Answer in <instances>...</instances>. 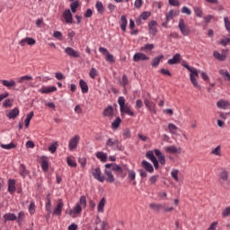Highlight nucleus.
I'll return each mask as SVG.
<instances>
[{
	"instance_id": "nucleus-49",
	"label": "nucleus",
	"mask_w": 230,
	"mask_h": 230,
	"mask_svg": "<svg viewBox=\"0 0 230 230\" xmlns=\"http://www.w3.org/2000/svg\"><path fill=\"white\" fill-rule=\"evenodd\" d=\"M78 5H79V4L77 1H75L70 4L72 13H76V9L78 8Z\"/></svg>"
},
{
	"instance_id": "nucleus-12",
	"label": "nucleus",
	"mask_w": 230,
	"mask_h": 230,
	"mask_svg": "<svg viewBox=\"0 0 230 230\" xmlns=\"http://www.w3.org/2000/svg\"><path fill=\"white\" fill-rule=\"evenodd\" d=\"M133 60L134 62H140V60L145 61V60H150V58L146 56V54L137 52L133 56Z\"/></svg>"
},
{
	"instance_id": "nucleus-55",
	"label": "nucleus",
	"mask_w": 230,
	"mask_h": 230,
	"mask_svg": "<svg viewBox=\"0 0 230 230\" xmlns=\"http://www.w3.org/2000/svg\"><path fill=\"white\" fill-rule=\"evenodd\" d=\"M57 146H58V143H54L52 144L51 146H49V151L51 153V154H55V152H57Z\"/></svg>"
},
{
	"instance_id": "nucleus-53",
	"label": "nucleus",
	"mask_w": 230,
	"mask_h": 230,
	"mask_svg": "<svg viewBox=\"0 0 230 230\" xmlns=\"http://www.w3.org/2000/svg\"><path fill=\"white\" fill-rule=\"evenodd\" d=\"M128 177L129 181H135L136 180V172L129 170L128 171Z\"/></svg>"
},
{
	"instance_id": "nucleus-39",
	"label": "nucleus",
	"mask_w": 230,
	"mask_h": 230,
	"mask_svg": "<svg viewBox=\"0 0 230 230\" xmlns=\"http://www.w3.org/2000/svg\"><path fill=\"white\" fill-rule=\"evenodd\" d=\"M31 118H33V111H31L30 113L27 114V117L25 119V128H28L30 127V121H31Z\"/></svg>"
},
{
	"instance_id": "nucleus-52",
	"label": "nucleus",
	"mask_w": 230,
	"mask_h": 230,
	"mask_svg": "<svg viewBox=\"0 0 230 230\" xmlns=\"http://www.w3.org/2000/svg\"><path fill=\"white\" fill-rule=\"evenodd\" d=\"M106 62H110V64H114L116 62V59L114 58V56H112L111 53H108V55H106Z\"/></svg>"
},
{
	"instance_id": "nucleus-50",
	"label": "nucleus",
	"mask_w": 230,
	"mask_h": 230,
	"mask_svg": "<svg viewBox=\"0 0 230 230\" xmlns=\"http://www.w3.org/2000/svg\"><path fill=\"white\" fill-rule=\"evenodd\" d=\"M171 175L174 181H179V170L173 169L171 172Z\"/></svg>"
},
{
	"instance_id": "nucleus-43",
	"label": "nucleus",
	"mask_w": 230,
	"mask_h": 230,
	"mask_svg": "<svg viewBox=\"0 0 230 230\" xmlns=\"http://www.w3.org/2000/svg\"><path fill=\"white\" fill-rule=\"evenodd\" d=\"M1 148H4V150H12V148H15V144L10 143V144H1L0 145Z\"/></svg>"
},
{
	"instance_id": "nucleus-60",
	"label": "nucleus",
	"mask_w": 230,
	"mask_h": 230,
	"mask_svg": "<svg viewBox=\"0 0 230 230\" xmlns=\"http://www.w3.org/2000/svg\"><path fill=\"white\" fill-rule=\"evenodd\" d=\"M224 21H225V26H226V31H228L230 32V21H229V18L225 17Z\"/></svg>"
},
{
	"instance_id": "nucleus-17",
	"label": "nucleus",
	"mask_w": 230,
	"mask_h": 230,
	"mask_svg": "<svg viewBox=\"0 0 230 230\" xmlns=\"http://www.w3.org/2000/svg\"><path fill=\"white\" fill-rule=\"evenodd\" d=\"M141 166L146 170V172H148V173H154V166L152 164L146 162V160L142 161Z\"/></svg>"
},
{
	"instance_id": "nucleus-25",
	"label": "nucleus",
	"mask_w": 230,
	"mask_h": 230,
	"mask_svg": "<svg viewBox=\"0 0 230 230\" xmlns=\"http://www.w3.org/2000/svg\"><path fill=\"white\" fill-rule=\"evenodd\" d=\"M79 86L84 94L89 93V86L87 85V83L85 81H84V79H81L79 81Z\"/></svg>"
},
{
	"instance_id": "nucleus-40",
	"label": "nucleus",
	"mask_w": 230,
	"mask_h": 230,
	"mask_svg": "<svg viewBox=\"0 0 230 230\" xmlns=\"http://www.w3.org/2000/svg\"><path fill=\"white\" fill-rule=\"evenodd\" d=\"M211 154H213V155H217L218 157H220L222 155V146H217L215 149L211 151Z\"/></svg>"
},
{
	"instance_id": "nucleus-11",
	"label": "nucleus",
	"mask_w": 230,
	"mask_h": 230,
	"mask_svg": "<svg viewBox=\"0 0 230 230\" xmlns=\"http://www.w3.org/2000/svg\"><path fill=\"white\" fill-rule=\"evenodd\" d=\"M63 18L66 24H73V13H71V10L66 9L63 13Z\"/></svg>"
},
{
	"instance_id": "nucleus-61",
	"label": "nucleus",
	"mask_w": 230,
	"mask_h": 230,
	"mask_svg": "<svg viewBox=\"0 0 230 230\" xmlns=\"http://www.w3.org/2000/svg\"><path fill=\"white\" fill-rule=\"evenodd\" d=\"M46 211H49V213H51V200L48 199L45 205Z\"/></svg>"
},
{
	"instance_id": "nucleus-27",
	"label": "nucleus",
	"mask_w": 230,
	"mask_h": 230,
	"mask_svg": "<svg viewBox=\"0 0 230 230\" xmlns=\"http://www.w3.org/2000/svg\"><path fill=\"white\" fill-rule=\"evenodd\" d=\"M15 180H8V191L13 195V193H15Z\"/></svg>"
},
{
	"instance_id": "nucleus-41",
	"label": "nucleus",
	"mask_w": 230,
	"mask_h": 230,
	"mask_svg": "<svg viewBox=\"0 0 230 230\" xmlns=\"http://www.w3.org/2000/svg\"><path fill=\"white\" fill-rule=\"evenodd\" d=\"M95 7L99 13H103L105 12V7H103V4L102 2H97Z\"/></svg>"
},
{
	"instance_id": "nucleus-19",
	"label": "nucleus",
	"mask_w": 230,
	"mask_h": 230,
	"mask_svg": "<svg viewBox=\"0 0 230 230\" xmlns=\"http://www.w3.org/2000/svg\"><path fill=\"white\" fill-rule=\"evenodd\" d=\"M144 103H145L146 107L148 109V111H150V112L155 113V104L154 103V102H152L148 99H145Z\"/></svg>"
},
{
	"instance_id": "nucleus-31",
	"label": "nucleus",
	"mask_w": 230,
	"mask_h": 230,
	"mask_svg": "<svg viewBox=\"0 0 230 230\" xmlns=\"http://www.w3.org/2000/svg\"><path fill=\"white\" fill-rule=\"evenodd\" d=\"M214 57H215V58H217L219 61H224L227 58L226 56V52L224 50H223V54H220L218 51H215L214 52Z\"/></svg>"
},
{
	"instance_id": "nucleus-54",
	"label": "nucleus",
	"mask_w": 230,
	"mask_h": 230,
	"mask_svg": "<svg viewBox=\"0 0 230 230\" xmlns=\"http://www.w3.org/2000/svg\"><path fill=\"white\" fill-rule=\"evenodd\" d=\"M121 85L125 88L127 85H128V77L127 75H122V81H121Z\"/></svg>"
},
{
	"instance_id": "nucleus-46",
	"label": "nucleus",
	"mask_w": 230,
	"mask_h": 230,
	"mask_svg": "<svg viewBox=\"0 0 230 230\" xmlns=\"http://www.w3.org/2000/svg\"><path fill=\"white\" fill-rule=\"evenodd\" d=\"M121 123V119L118 117L112 123H111V128H118Z\"/></svg>"
},
{
	"instance_id": "nucleus-59",
	"label": "nucleus",
	"mask_w": 230,
	"mask_h": 230,
	"mask_svg": "<svg viewBox=\"0 0 230 230\" xmlns=\"http://www.w3.org/2000/svg\"><path fill=\"white\" fill-rule=\"evenodd\" d=\"M181 13H186V15H191V10L187 6H183L181 9Z\"/></svg>"
},
{
	"instance_id": "nucleus-56",
	"label": "nucleus",
	"mask_w": 230,
	"mask_h": 230,
	"mask_svg": "<svg viewBox=\"0 0 230 230\" xmlns=\"http://www.w3.org/2000/svg\"><path fill=\"white\" fill-rule=\"evenodd\" d=\"M166 21L167 22H170V21H172V19H173V10H170L166 14Z\"/></svg>"
},
{
	"instance_id": "nucleus-28",
	"label": "nucleus",
	"mask_w": 230,
	"mask_h": 230,
	"mask_svg": "<svg viewBox=\"0 0 230 230\" xmlns=\"http://www.w3.org/2000/svg\"><path fill=\"white\" fill-rule=\"evenodd\" d=\"M18 116H19V109H18V108L13 109V110L7 114V118H9V119H15Z\"/></svg>"
},
{
	"instance_id": "nucleus-24",
	"label": "nucleus",
	"mask_w": 230,
	"mask_h": 230,
	"mask_svg": "<svg viewBox=\"0 0 230 230\" xmlns=\"http://www.w3.org/2000/svg\"><path fill=\"white\" fill-rule=\"evenodd\" d=\"M49 168V160L46 156L41 157V169L43 170V172H48Z\"/></svg>"
},
{
	"instance_id": "nucleus-4",
	"label": "nucleus",
	"mask_w": 230,
	"mask_h": 230,
	"mask_svg": "<svg viewBox=\"0 0 230 230\" xmlns=\"http://www.w3.org/2000/svg\"><path fill=\"white\" fill-rule=\"evenodd\" d=\"M182 66H183V67H185V69H188V71H190V82L194 85V87L199 89V83H197V78H199V72H197V69L190 66L186 63L182 64Z\"/></svg>"
},
{
	"instance_id": "nucleus-45",
	"label": "nucleus",
	"mask_w": 230,
	"mask_h": 230,
	"mask_svg": "<svg viewBox=\"0 0 230 230\" xmlns=\"http://www.w3.org/2000/svg\"><path fill=\"white\" fill-rule=\"evenodd\" d=\"M30 80H33V77L30 75H23L18 78V83L22 84V82H28Z\"/></svg>"
},
{
	"instance_id": "nucleus-57",
	"label": "nucleus",
	"mask_w": 230,
	"mask_h": 230,
	"mask_svg": "<svg viewBox=\"0 0 230 230\" xmlns=\"http://www.w3.org/2000/svg\"><path fill=\"white\" fill-rule=\"evenodd\" d=\"M230 216V207L226 208L223 211H222V217H228Z\"/></svg>"
},
{
	"instance_id": "nucleus-37",
	"label": "nucleus",
	"mask_w": 230,
	"mask_h": 230,
	"mask_svg": "<svg viewBox=\"0 0 230 230\" xmlns=\"http://www.w3.org/2000/svg\"><path fill=\"white\" fill-rule=\"evenodd\" d=\"M20 175L23 177V179L28 175V170H26V166L22 164L20 165Z\"/></svg>"
},
{
	"instance_id": "nucleus-6",
	"label": "nucleus",
	"mask_w": 230,
	"mask_h": 230,
	"mask_svg": "<svg viewBox=\"0 0 230 230\" xmlns=\"http://www.w3.org/2000/svg\"><path fill=\"white\" fill-rule=\"evenodd\" d=\"M62 209H64V201L62 199H58L52 215L54 217H62Z\"/></svg>"
},
{
	"instance_id": "nucleus-36",
	"label": "nucleus",
	"mask_w": 230,
	"mask_h": 230,
	"mask_svg": "<svg viewBox=\"0 0 230 230\" xmlns=\"http://www.w3.org/2000/svg\"><path fill=\"white\" fill-rule=\"evenodd\" d=\"M154 48H155L154 44L147 43L140 48V51H145L146 53V51H152Z\"/></svg>"
},
{
	"instance_id": "nucleus-8",
	"label": "nucleus",
	"mask_w": 230,
	"mask_h": 230,
	"mask_svg": "<svg viewBox=\"0 0 230 230\" xmlns=\"http://www.w3.org/2000/svg\"><path fill=\"white\" fill-rule=\"evenodd\" d=\"M178 28L184 37H188V35H190V28H188V25H186L183 19L179 21Z\"/></svg>"
},
{
	"instance_id": "nucleus-3",
	"label": "nucleus",
	"mask_w": 230,
	"mask_h": 230,
	"mask_svg": "<svg viewBox=\"0 0 230 230\" xmlns=\"http://www.w3.org/2000/svg\"><path fill=\"white\" fill-rule=\"evenodd\" d=\"M118 103L119 105L120 112L123 114H128V116H134V111L130 110L128 103H126L125 97L120 96L118 99Z\"/></svg>"
},
{
	"instance_id": "nucleus-9",
	"label": "nucleus",
	"mask_w": 230,
	"mask_h": 230,
	"mask_svg": "<svg viewBox=\"0 0 230 230\" xmlns=\"http://www.w3.org/2000/svg\"><path fill=\"white\" fill-rule=\"evenodd\" d=\"M78 143H80V136L75 135L73 137L68 143V148L73 152V150H75L76 146H78Z\"/></svg>"
},
{
	"instance_id": "nucleus-22",
	"label": "nucleus",
	"mask_w": 230,
	"mask_h": 230,
	"mask_svg": "<svg viewBox=\"0 0 230 230\" xmlns=\"http://www.w3.org/2000/svg\"><path fill=\"white\" fill-rule=\"evenodd\" d=\"M219 179L224 182H229V172L226 169H222L219 173Z\"/></svg>"
},
{
	"instance_id": "nucleus-14",
	"label": "nucleus",
	"mask_w": 230,
	"mask_h": 230,
	"mask_svg": "<svg viewBox=\"0 0 230 230\" xmlns=\"http://www.w3.org/2000/svg\"><path fill=\"white\" fill-rule=\"evenodd\" d=\"M37 41L35 40V39L27 37V38L21 40L19 44H20V46H26V44H28V46H34V44Z\"/></svg>"
},
{
	"instance_id": "nucleus-51",
	"label": "nucleus",
	"mask_w": 230,
	"mask_h": 230,
	"mask_svg": "<svg viewBox=\"0 0 230 230\" xmlns=\"http://www.w3.org/2000/svg\"><path fill=\"white\" fill-rule=\"evenodd\" d=\"M24 217H25V214H24V211H21L19 212L18 214V217H17V223L18 224H22V220H24Z\"/></svg>"
},
{
	"instance_id": "nucleus-44",
	"label": "nucleus",
	"mask_w": 230,
	"mask_h": 230,
	"mask_svg": "<svg viewBox=\"0 0 230 230\" xmlns=\"http://www.w3.org/2000/svg\"><path fill=\"white\" fill-rule=\"evenodd\" d=\"M89 76H90V78L94 80V78H96L98 76V70L95 67H92V69L90 70V73H89Z\"/></svg>"
},
{
	"instance_id": "nucleus-15",
	"label": "nucleus",
	"mask_w": 230,
	"mask_h": 230,
	"mask_svg": "<svg viewBox=\"0 0 230 230\" xmlns=\"http://www.w3.org/2000/svg\"><path fill=\"white\" fill-rule=\"evenodd\" d=\"M56 91V86H43L39 90V93H41V94H49V93H55Z\"/></svg>"
},
{
	"instance_id": "nucleus-32",
	"label": "nucleus",
	"mask_w": 230,
	"mask_h": 230,
	"mask_svg": "<svg viewBox=\"0 0 230 230\" xmlns=\"http://www.w3.org/2000/svg\"><path fill=\"white\" fill-rule=\"evenodd\" d=\"M149 208H150L151 209H153V211H157V212H159V211H161V209H163V208H164V205H163V204L151 203V204L149 205Z\"/></svg>"
},
{
	"instance_id": "nucleus-58",
	"label": "nucleus",
	"mask_w": 230,
	"mask_h": 230,
	"mask_svg": "<svg viewBox=\"0 0 230 230\" xmlns=\"http://www.w3.org/2000/svg\"><path fill=\"white\" fill-rule=\"evenodd\" d=\"M150 15H151L150 12H144L141 13L140 17L141 19H143V21H146V19H148Z\"/></svg>"
},
{
	"instance_id": "nucleus-33",
	"label": "nucleus",
	"mask_w": 230,
	"mask_h": 230,
	"mask_svg": "<svg viewBox=\"0 0 230 230\" xmlns=\"http://www.w3.org/2000/svg\"><path fill=\"white\" fill-rule=\"evenodd\" d=\"M105 203H106L105 198H102L100 200L98 207H97V210L99 213H103L104 208H105Z\"/></svg>"
},
{
	"instance_id": "nucleus-2",
	"label": "nucleus",
	"mask_w": 230,
	"mask_h": 230,
	"mask_svg": "<svg viewBox=\"0 0 230 230\" xmlns=\"http://www.w3.org/2000/svg\"><path fill=\"white\" fill-rule=\"evenodd\" d=\"M87 207V199L85 196H82L79 199V202L73 208V209L69 210L68 215L72 216L75 218V215H80L82 213V208Z\"/></svg>"
},
{
	"instance_id": "nucleus-20",
	"label": "nucleus",
	"mask_w": 230,
	"mask_h": 230,
	"mask_svg": "<svg viewBox=\"0 0 230 230\" xmlns=\"http://www.w3.org/2000/svg\"><path fill=\"white\" fill-rule=\"evenodd\" d=\"M155 155H156V157H158V161L160 163V164H166V159L164 157V155H163V153H161V151L159 149H155Z\"/></svg>"
},
{
	"instance_id": "nucleus-18",
	"label": "nucleus",
	"mask_w": 230,
	"mask_h": 230,
	"mask_svg": "<svg viewBox=\"0 0 230 230\" xmlns=\"http://www.w3.org/2000/svg\"><path fill=\"white\" fill-rule=\"evenodd\" d=\"M217 108H219V109L227 110V109L230 107V102H229V101L219 100V101L217 102Z\"/></svg>"
},
{
	"instance_id": "nucleus-48",
	"label": "nucleus",
	"mask_w": 230,
	"mask_h": 230,
	"mask_svg": "<svg viewBox=\"0 0 230 230\" xmlns=\"http://www.w3.org/2000/svg\"><path fill=\"white\" fill-rule=\"evenodd\" d=\"M168 128H169V132H171V134H177L178 128L174 124L170 123L168 125Z\"/></svg>"
},
{
	"instance_id": "nucleus-26",
	"label": "nucleus",
	"mask_w": 230,
	"mask_h": 230,
	"mask_svg": "<svg viewBox=\"0 0 230 230\" xmlns=\"http://www.w3.org/2000/svg\"><path fill=\"white\" fill-rule=\"evenodd\" d=\"M181 62V54H175L172 58L168 60L169 66H173L175 64H179Z\"/></svg>"
},
{
	"instance_id": "nucleus-7",
	"label": "nucleus",
	"mask_w": 230,
	"mask_h": 230,
	"mask_svg": "<svg viewBox=\"0 0 230 230\" xmlns=\"http://www.w3.org/2000/svg\"><path fill=\"white\" fill-rule=\"evenodd\" d=\"M64 51L67 57H70V58H80V51L75 50V49L71 47L65 48Z\"/></svg>"
},
{
	"instance_id": "nucleus-47",
	"label": "nucleus",
	"mask_w": 230,
	"mask_h": 230,
	"mask_svg": "<svg viewBox=\"0 0 230 230\" xmlns=\"http://www.w3.org/2000/svg\"><path fill=\"white\" fill-rule=\"evenodd\" d=\"M36 206H35V201H31L30 206H29V213L30 215H35V209H36Z\"/></svg>"
},
{
	"instance_id": "nucleus-23",
	"label": "nucleus",
	"mask_w": 230,
	"mask_h": 230,
	"mask_svg": "<svg viewBox=\"0 0 230 230\" xmlns=\"http://www.w3.org/2000/svg\"><path fill=\"white\" fill-rule=\"evenodd\" d=\"M2 85H4V87H7V89H12L13 87L15 86V81L13 79L8 81V80H1L0 81Z\"/></svg>"
},
{
	"instance_id": "nucleus-35",
	"label": "nucleus",
	"mask_w": 230,
	"mask_h": 230,
	"mask_svg": "<svg viewBox=\"0 0 230 230\" xmlns=\"http://www.w3.org/2000/svg\"><path fill=\"white\" fill-rule=\"evenodd\" d=\"M96 157L102 161V163H107V154L103 152H98Z\"/></svg>"
},
{
	"instance_id": "nucleus-10",
	"label": "nucleus",
	"mask_w": 230,
	"mask_h": 230,
	"mask_svg": "<svg viewBox=\"0 0 230 230\" xmlns=\"http://www.w3.org/2000/svg\"><path fill=\"white\" fill-rule=\"evenodd\" d=\"M102 116L104 118H109L110 119H112V118H114V108L112 106H108L104 108L102 111Z\"/></svg>"
},
{
	"instance_id": "nucleus-29",
	"label": "nucleus",
	"mask_w": 230,
	"mask_h": 230,
	"mask_svg": "<svg viewBox=\"0 0 230 230\" xmlns=\"http://www.w3.org/2000/svg\"><path fill=\"white\" fill-rule=\"evenodd\" d=\"M165 152L167 154H179L181 153V150L177 148L175 146H170L164 148Z\"/></svg>"
},
{
	"instance_id": "nucleus-64",
	"label": "nucleus",
	"mask_w": 230,
	"mask_h": 230,
	"mask_svg": "<svg viewBox=\"0 0 230 230\" xmlns=\"http://www.w3.org/2000/svg\"><path fill=\"white\" fill-rule=\"evenodd\" d=\"M217 114L219 115V118L223 119H227V116L230 114L229 112L224 113V112H217Z\"/></svg>"
},
{
	"instance_id": "nucleus-30",
	"label": "nucleus",
	"mask_w": 230,
	"mask_h": 230,
	"mask_svg": "<svg viewBox=\"0 0 230 230\" xmlns=\"http://www.w3.org/2000/svg\"><path fill=\"white\" fill-rule=\"evenodd\" d=\"M127 24H128V22L127 21V16L122 15L120 20V30H122V31H127Z\"/></svg>"
},
{
	"instance_id": "nucleus-16",
	"label": "nucleus",
	"mask_w": 230,
	"mask_h": 230,
	"mask_svg": "<svg viewBox=\"0 0 230 230\" xmlns=\"http://www.w3.org/2000/svg\"><path fill=\"white\" fill-rule=\"evenodd\" d=\"M150 35H157V22L152 21L148 24Z\"/></svg>"
},
{
	"instance_id": "nucleus-38",
	"label": "nucleus",
	"mask_w": 230,
	"mask_h": 230,
	"mask_svg": "<svg viewBox=\"0 0 230 230\" xmlns=\"http://www.w3.org/2000/svg\"><path fill=\"white\" fill-rule=\"evenodd\" d=\"M219 74L224 77L226 81L230 82V74L227 72V70L221 69L219 70Z\"/></svg>"
},
{
	"instance_id": "nucleus-13",
	"label": "nucleus",
	"mask_w": 230,
	"mask_h": 230,
	"mask_svg": "<svg viewBox=\"0 0 230 230\" xmlns=\"http://www.w3.org/2000/svg\"><path fill=\"white\" fill-rule=\"evenodd\" d=\"M146 157L147 159H150V161H152L155 168H159V162L157 161V158H155V155H154V152L153 151H148L146 155Z\"/></svg>"
},
{
	"instance_id": "nucleus-1",
	"label": "nucleus",
	"mask_w": 230,
	"mask_h": 230,
	"mask_svg": "<svg viewBox=\"0 0 230 230\" xmlns=\"http://www.w3.org/2000/svg\"><path fill=\"white\" fill-rule=\"evenodd\" d=\"M104 168L105 176L102 175V170H100V167L92 169V175L96 179V181H99V182H104L106 181V182L112 184V182H115L116 181L112 172L117 174L123 173V168L116 164H106Z\"/></svg>"
},
{
	"instance_id": "nucleus-34",
	"label": "nucleus",
	"mask_w": 230,
	"mask_h": 230,
	"mask_svg": "<svg viewBox=\"0 0 230 230\" xmlns=\"http://www.w3.org/2000/svg\"><path fill=\"white\" fill-rule=\"evenodd\" d=\"M163 58H164V56H163V55L155 58L153 59L152 63H151V66H152L153 67H157V66H159V64L161 63V60H163Z\"/></svg>"
},
{
	"instance_id": "nucleus-42",
	"label": "nucleus",
	"mask_w": 230,
	"mask_h": 230,
	"mask_svg": "<svg viewBox=\"0 0 230 230\" xmlns=\"http://www.w3.org/2000/svg\"><path fill=\"white\" fill-rule=\"evenodd\" d=\"M66 163L68 166H71V168H76V162L75 161V159H73V157L68 156L66 158Z\"/></svg>"
},
{
	"instance_id": "nucleus-21",
	"label": "nucleus",
	"mask_w": 230,
	"mask_h": 230,
	"mask_svg": "<svg viewBox=\"0 0 230 230\" xmlns=\"http://www.w3.org/2000/svg\"><path fill=\"white\" fill-rule=\"evenodd\" d=\"M4 222H13L17 220V217L13 213H5L3 217Z\"/></svg>"
},
{
	"instance_id": "nucleus-62",
	"label": "nucleus",
	"mask_w": 230,
	"mask_h": 230,
	"mask_svg": "<svg viewBox=\"0 0 230 230\" xmlns=\"http://www.w3.org/2000/svg\"><path fill=\"white\" fill-rule=\"evenodd\" d=\"M158 179H159V176H157V175L151 176L149 179L150 184H155V182H157Z\"/></svg>"
},
{
	"instance_id": "nucleus-5",
	"label": "nucleus",
	"mask_w": 230,
	"mask_h": 230,
	"mask_svg": "<svg viewBox=\"0 0 230 230\" xmlns=\"http://www.w3.org/2000/svg\"><path fill=\"white\" fill-rule=\"evenodd\" d=\"M106 147L112 148L113 150H121V146H119V140L118 138H108Z\"/></svg>"
},
{
	"instance_id": "nucleus-63",
	"label": "nucleus",
	"mask_w": 230,
	"mask_h": 230,
	"mask_svg": "<svg viewBox=\"0 0 230 230\" xmlns=\"http://www.w3.org/2000/svg\"><path fill=\"white\" fill-rule=\"evenodd\" d=\"M169 4L171 6H179L181 3L179 2V0H169Z\"/></svg>"
}]
</instances>
